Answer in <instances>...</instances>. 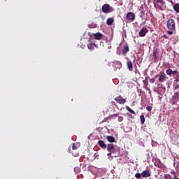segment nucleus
<instances>
[{"mask_svg":"<svg viewBox=\"0 0 179 179\" xmlns=\"http://www.w3.org/2000/svg\"><path fill=\"white\" fill-rule=\"evenodd\" d=\"M148 31H149L148 30V28L143 27L141 29V31H139L138 36H139L140 37H145V36H146V33H148Z\"/></svg>","mask_w":179,"mask_h":179,"instance_id":"obj_9","label":"nucleus"},{"mask_svg":"<svg viewBox=\"0 0 179 179\" xmlns=\"http://www.w3.org/2000/svg\"><path fill=\"white\" fill-rule=\"evenodd\" d=\"M98 145L101 149H107V145H106V143H104L103 140H99L98 141Z\"/></svg>","mask_w":179,"mask_h":179,"instance_id":"obj_13","label":"nucleus"},{"mask_svg":"<svg viewBox=\"0 0 179 179\" xmlns=\"http://www.w3.org/2000/svg\"><path fill=\"white\" fill-rule=\"evenodd\" d=\"M106 139L108 142H110V143L115 142V138H114L113 136H107Z\"/></svg>","mask_w":179,"mask_h":179,"instance_id":"obj_18","label":"nucleus"},{"mask_svg":"<svg viewBox=\"0 0 179 179\" xmlns=\"http://www.w3.org/2000/svg\"><path fill=\"white\" fill-rule=\"evenodd\" d=\"M87 47L89 50H94V47H96V44L90 43L87 44Z\"/></svg>","mask_w":179,"mask_h":179,"instance_id":"obj_21","label":"nucleus"},{"mask_svg":"<svg viewBox=\"0 0 179 179\" xmlns=\"http://www.w3.org/2000/svg\"><path fill=\"white\" fill-rule=\"evenodd\" d=\"M176 79H179V73H178L176 76Z\"/></svg>","mask_w":179,"mask_h":179,"instance_id":"obj_39","label":"nucleus"},{"mask_svg":"<svg viewBox=\"0 0 179 179\" xmlns=\"http://www.w3.org/2000/svg\"><path fill=\"white\" fill-rule=\"evenodd\" d=\"M152 55H153V57L155 58V59H157V58H159V57H157V52L156 50H155L152 52Z\"/></svg>","mask_w":179,"mask_h":179,"instance_id":"obj_26","label":"nucleus"},{"mask_svg":"<svg viewBox=\"0 0 179 179\" xmlns=\"http://www.w3.org/2000/svg\"><path fill=\"white\" fill-rule=\"evenodd\" d=\"M109 117H110V120H111L113 117H118V114L110 115Z\"/></svg>","mask_w":179,"mask_h":179,"instance_id":"obj_35","label":"nucleus"},{"mask_svg":"<svg viewBox=\"0 0 179 179\" xmlns=\"http://www.w3.org/2000/svg\"><path fill=\"white\" fill-rule=\"evenodd\" d=\"M129 52V47L128 46V45H124L122 50L123 55H127V53Z\"/></svg>","mask_w":179,"mask_h":179,"instance_id":"obj_15","label":"nucleus"},{"mask_svg":"<svg viewBox=\"0 0 179 179\" xmlns=\"http://www.w3.org/2000/svg\"><path fill=\"white\" fill-rule=\"evenodd\" d=\"M173 10L176 12V13H179V3H175L173 5Z\"/></svg>","mask_w":179,"mask_h":179,"instance_id":"obj_20","label":"nucleus"},{"mask_svg":"<svg viewBox=\"0 0 179 179\" xmlns=\"http://www.w3.org/2000/svg\"><path fill=\"white\" fill-rule=\"evenodd\" d=\"M74 171H75V173H76V174H79V173H80V168L75 167L74 168Z\"/></svg>","mask_w":179,"mask_h":179,"instance_id":"obj_27","label":"nucleus"},{"mask_svg":"<svg viewBox=\"0 0 179 179\" xmlns=\"http://www.w3.org/2000/svg\"><path fill=\"white\" fill-rule=\"evenodd\" d=\"M150 176H152L150 170H145L141 173V177L143 178H148V177H150Z\"/></svg>","mask_w":179,"mask_h":179,"instance_id":"obj_8","label":"nucleus"},{"mask_svg":"<svg viewBox=\"0 0 179 179\" xmlns=\"http://www.w3.org/2000/svg\"><path fill=\"white\" fill-rule=\"evenodd\" d=\"M113 23H114L113 17H109L107 19L106 24H108V26H111V24H113Z\"/></svg>","mask_w":179,"mask_h":179,"instance_id":"obj_19","label":"nucleus"},{"mask_svg":"<svg viewBox=\"0 0 179 179\" xmlns=\"http://www.w3.org/2000/svg\"><path fill=\"white\" fill-rule=\"evenodd\" d=\"M148 79H149V77H145V80H144L148 81Z\"/></svg>","mask_w":179,"mask_h":179,"instance_id":"obj_42","label":"nucleus"},{"mask_svg":"<svg viewBox=\"0 0 179 179\" xmlns=\"http://www.w3.org/2000/svg\"><path fill=\"white\" fill-rule=\"evenodd\" d=\"M171 174H174V176H176V172L171 171Z\"/></svg>","mask_w":179,"mask_h":179,"instance_id":"obj_44","label":"nucleus"},{"mask_svg":"<svg viewBox=\"0 0 179 179\" xmlns=\"http://www.w3.org/2000/svg\"><path fill=\"white\" fill-rule=\"evenodd\" d=\"M101 9L103 13H111V12H114V8L110 6L109 4H103Z\"/></svg>","mask_w":179,"mask_h":179,"instance_id":"obj_3","label":"nucleus"},{"mask_svg":"<svg viewBox=\"0 0 179 179\" xmlns=\"http://www.w3.org/2000/svg\"><path fill=\"white\" fill-rule=\"evenodd\" d=\"M115 101H116V103H117L118 104H125L127 103V100L125 99H123L121 95L115 98Z\"/></svg>","mask_w":179,"mask_h":179,"instance_id":"obj_7","label":"nucleus"},{"mask_svg":"<svg viewBox=\"0 0 179 179\" xmlns=\"http://www.w3.org/2000/svg\"><path fill=\"white\" fill-rule=\"evenodd\" d=\"M179 82V78H176V84L178 83Z\"/></svg>","mask_w":179,"mask_h":179,"instance_id":"obj_43","label":"nucleus"},{"mask_svg":"<svg viewBox=\"0 0 179 179\" xmlns=\"http://www.w3.org/2000/svg\"><path fill=\"white\" fill-rule=\"evenodd\" d=\"M127 59H128L127 62V68L129 71H132L134 70V64H132V62L131 60H129L128 58Z\"/></svg>","mask_w":179,"mask_h":179,"instance_id":"obj_12","label":"nucleus"},{"mask_svg":"<svg viewBox=\"0 0 179 179\" xmlns=\"http://www.w3.org/2000/svg\"><path fill=\"white\" fill-rule=\"evenodd\" d=\"M113 66L114 71H118V69L122 68V63L120 61H115L113 62Z\"/></svg>","mask_w":179,"mask_h":179,"instance_id":"obj_5","label":"nucleus"},{"mask_svg":"<svg viewBox=\"0 0 179 179\" xmlns=\"http://www.w3.org/2000/svg\"><path fill=\"white\" fill-rule=\"evenodd\" d=\"M127 115H128V117H129V118H134L132 115H131V114L127 113Z\"/></svg>","mask_w":179,"mask_h":179,"instance_id":"obj_40","label":"nucleus"},{"mask_svg":"<svg viewBox=\"0 0 179 179\" xmlns=\"http://www.w3.org/2000/svg\"><path fill=\"white\" fill-rule=\"evenodd\" d=\"M111 153H113V152H109V153H108V154H107V156H109V157L111 156Z\"/></svg>","mask_w":179,"mask_h":179,"instance_id":"obj_41","label":"nucleus"},{"mask_svg":"<svg viewBox=\"0 0 179 179\" xmlns=\"http://www.w3.org/2000/svg\"><path fill=\"white\" fill-rule=\"evenodd\" d=\"M158 80L161 83L166 82V73H161L159 75Z\"/></svg>","mask_w":179,"mask_h":179,"instance_id":"obj_16","label":"nucleus"},{"mask_svg":"<svg viewBox=\"0 0 179 179\" xmlns=\"http://www.w3.org/2000/svg\"><path fill=\"white\" fill-rule=\"evenodd\" d=\"M162 37H163V38H169V36H167V35H163Z\"/></svg>","mask_w":179,"mask_h":179,"instance_id":"obj_38","label":"nucleus"},{"mask_svg":"<svg viewBox=\"0 0 179 179\" xmlns=\"http://www.w3.org/2000/svg\"><path fill=\"white\" fill-rule=\"evenodd\" d=\"M126 110L127 111H129V113H131V114H136L135 111H134V110L131 109V108H129V106H126Z\"/></svg>","mask_w":179,"mask_h":179,"instance_id":"obj_23","label":"nucleus"},{"mask_svg":"<svg viewBox=\"0 0 179 179\" xmlns=\"http://www.w3.org/2000/svg\"><path fill=\"white\" fill-rule=\"evenodd\" d=\"M145 16V11L142 10L140 13V17H143Z\"/></svg>","mask_w":179,"mask_h":179,"instance_id":"obj_32","label":"nucleus"},{"mask_svg":"<svg viewBox=\"0 0 179 179\" xmlns=\"http://www.w3.org/2000/svg\"><path fill=\"white\" fill-rule=\"evenodd\" d=\"M174 3V2L172 1V4Z\"/></svg>","mask_w":179,"mask_h":179,"instance_id":"obj_45","label":"nucleus"},{"mask_svg":"<svg viewBox=\"0 0 179 179\" xmlns=\"http://www.w3.org/2000/svg\"><path fill=\"white\" fill-rule=\"evenodd\" d=\"M166 75H169V76H171V75H177V73H178V71L174 70H171V69H168L166 71Z\"/></svg>","mask_w":179,"mask_h":179,"instance_id":"obj_11","label":"nucleus"},{"mask_svg":"<svg viewBox=\"0 0 179 179\" xmlns=\"http://www.w3.org/2000/svg\"><path fill=\"white\" fill-rule=\"evenodd\" d=\"M164 179H179L178 176L177 175H173V178L170 176V174H165L164 176Z\"/></svg>","mask_w":179,"mask_h":179,"instance_id":"obj_17","label":"nucleus"},{"mask_svg":"<svg viewBox=\"0 0 179 179\" xmlns=\"http://www.w3.org/2000/svg\"><path fill=\"white\" fill-rule=\"evenodd\" d=\"M118 121H119V122H122L124 121V117L119 116L118 117Z\"/></svg>","mask_w":179,"mask_h":179,"instance_id":"obj_30","label":"nucleus"},{"mask_svg":"<svg viewBox=\"0 0 179 179\" xmlns=\"http://www.w3.org/2000/svg\"><path fill=\"white\" fill-rule=\"evenodd\" d=\"M135 17H136L135 13L132 12H129L126 15V19L127 20H129V22H134V20H135Z\"/></svg>","mask_w":179,"mask_h":179,"instance_id":"obj_6","label":"nucleus"},{"mask_svg":"<svg viewBox=\"0 0 179 179\" xmlns=\"http://www.w3.org/2000/svg\"><path fill=\"white\" fill-rule=\"evenodd\" d=\"M136 178H141L142 177V173H137L135 174Z\"/></svg>","mask_w":179,"mask_h":179,"instance_id":"obj_28","label":"nucleus"},{"mask_svg":"<svg viewBox=\"0 0 179 179\" xmlns=\"http://www.w3.org/2000/svg\"><path fill=\"white\" fill-rule=\"evenodd\" d=\"M140 120H141V124H145V115H141V116H140Z\"/></svg>","mask_w":179,"mask_h":179,"instance_id":"obj_24","label":"nucleus"},{"mask_svg":"<svg viewBox=\"0 0 179 179\" xmlns=\"http://www.w3.org/2000/svg\"><path fill=\"white\" fill-rule=\"evenodd\" d=\"M175 90H179V84H176L173 86Z\"/></svg>","mask_w":179,"mask_h":179,"instance_id":"obj_31","label":"nucleus"},{"mask_svg":"<svg viewBox=\"0 0 179 179\" xmlns=\"http://www.w3.org/2000/svg\"><path fill=\"white\" fill-rule=\"evenodd\" d=\"M178 100H179V91L174 92L171 99L169 100V103L170 104H171V106H174L176 105L177 101H178Z\"/></svg>","mask_w":179,"mask_h":179,"instance_id":"obj_2","label":"nucleus"},{"mask_svg":"<svg viewBox=\"0 0 179 179\" xmlns=\"http://www.w3.org/2000/svg\"><path fill=\"white\" fill-rule=\"evenodd\" d=\"M173 31H174V30H169L167 31V34H169V36H171L173 34Z\"/></svg>","mask_w":179,"mask_h":179,"instance_id":"obj_33","label":"nucleus"},{"mask_svg":"<svg viewBox=\"0 0 179 179\" xmlns=\"http://www.w3.org/2000/svg\"><path fill=\"white\" fill-rule=\"evenodd\" d=\"M155 6L157 9H159L160 10H164V1L163 0H157Z\"/></svg>","mask_w":179,"mask_h":179,"instance_id":"obj_4","label":"nucleus"},{"mask_svg":"<svg viewBox=\"0 0 179 179\" xmlns=\"http://www.w3.org/2000/svg\"><path fill=\"white\" fill-rule=\"evenodd\" d=\"M88 27H90V29H93V27H96V25L94 24H89Z\"/></svg>","mask_w":179,"mask_h":179,"instance_id":"obj_36","label":"nucleus"},{"mask_svg":"<svg viewBox=\"0 0 179 179\" xmlns=\"http://www.w3.org/2000/svg\"><path fill=\"white\" fill-rule=\"evenodd\" d=\"M92 36L94 37L95 40H101V38H103V34L99 32L92 34Z\"/></svg>","mask_w":179,"mask_h":179,"instance_id":"obj_14","label":"nucleus"},{"mask_svg":"<svg viewBox=\"0 0 179 179\" xmlns=\"http://www.w3.org/2000/svg\"><path fill=\"white\" fill-rule=\"evenodd\" d=\"M166 27L168 30H176V21H174V19L170 18L168 20Z\"/></svg>","mask_w":179,"mask_h":179,"instance_id":"obj_1","label":"nucleus"},{"mask_svg":"<svg viewBox=\"0 0 179 179\" xmlns=\"http://www.w3.org/2000/svg\"><path fill=\"white\" fill-rule=\"evenodd\" d=\"M150 83H155V78H150Z\"/></svg>","mask_w":179,"mask_h":179,"instance_id":"obj_37","label":"nucleus"},{"mask_svg":"<svg viewBox=\"0 0 179 179\" xmlns=\"http://www.w3.org/2000/svg\"><path fill=\"white\" fill-rule=\"evenodd\" d=\"M108 120H111L110 116H109V117H105V118L102 120L101 124H104V122H108Z\"/></svg>","mask_w":179,"mask_h":179,"instance_id":"obj_25","label":"nucleus"},{"mask_svg":"<svg viewBox=\"0 0 179 179\" xmlns=\"http://www.w3.org/2000/svg\"><path fill=\"white\" fill-rule=\"evenodd\" d=\"M106 148L108 152L110 153H115V148H114V144L110 143L106 146Z\"/></svg>","mask_w":179,"mask_h":179,"instance_id":"obj_10","label":"nucleus"},{"mask_svg":"<svg viewBox=\"0 0 179 179\" xmlns=\"http://www.w3.org/2000/svg\"><path fill=\"white\" fill-rule=\"evenodd\" d=\"M72 149L73 150H76L78 149V146H76V145L75 144V143H73L72 144Z\"/></svg>","mask_w":179,"mask_h":179,"instance_id":"obj_29","label":"nucleus"},{"mask_svg":"<svg viewBox=\"0 0 179 179\" xmlns=\"http://www.w3.org/2000/svg\"><path fill=\"white\" fill-rule=\"evenodd\" d=\"M143 87L145 89V90H149V87H148V82L146 81V80H143Z\"/></svg>","mask_w":179,"mask_h":179,"instance_id":"obj_22","label":"nucleus"},{"mask_svg":"<svg viewBox=\"0 0 179 179\" xmlns=\"http://www.w3.org/2000/svg\"><path fill=\"white\" fill-rule=\"evenodd\" d=\"M146 110L147 111H152V106H147Z\"/></svg>","mask_w":179,"mask_h":179,"instance_id":"obj_34","label":"nucleus"}]
</instances>
